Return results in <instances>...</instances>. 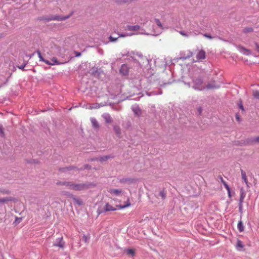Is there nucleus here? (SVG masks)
Segmentation results:
<instances>
[{
  "instance_id": "nucleus-35",
  "label": "nucleus",
  "mask_w": 259,
  "mask_h": 259,
  "mask_svg": "<svg viewBox=\"0 0 259 259\" xmlns=\"http://www.w3.org/2000/svg\"><path fill=\"white\" fill-rule=\"evenodd\" d=\"M203 36L204 37L208 38L209 39H211L212 38L209 34H207V33L204 34Z\"/></svg>"
},
{
  "instance_id": "nucleus-12",
  "label": "nucleus",
  "mask_w": 259,
  "mask_h": 259,
  "mask_svg": "<svg viewBox=\"0 0 259 259\" xmlns=\"http://www.w3.org/2000/svg\"><path fill=\"white\" fill-rule=\"evenodd\" d=\"M104 210L106 211H114L116 210V208L112 206L111 205L109 204L108 203H106L105 207Z\"/></svg>"
},
{
  "instance_id": "nucleus-34",
  "label": "nucleus",
  "mask_w": 259,
  "mask_h": 259,
  "mask_svg": "<svg viewBox=\"0 0 259 259\" xmlns=\"http://www.w3.org/2000/svg\"><path fill=\"white\" fill-rule=\"evenodd\" d=\"M179 33L183 36L188 37V35L187 33H186L184 31H181L179 32Z\"/></svg>"
},
{
  "instance_id": "nucleus-29",
  "label": "nucleus",
  "mask_w": 259,
  "mask_h": 259,
  "mask_svg": "<svg viewBox=\"0 0 259 259\" xmlns=\"http://www.w3.org/2000/svg\"><path fill=\"white\" fill-rule=\"evenodd\" d=\"M159 195L163 199H164L166 198V193L164 191H160Z\"/></svg>"
},
{
  "instance_id": "nucleus-38",
  "label": "nucleus",
  "mask_w": 259,
  "mask_h": 259,
  "mask_svg": "<svg viewBox=\"0 0 259 259\" xmlns=\"http://www.w3.org/2000/svg\"><path fill=\"white\" fill-rule=\"evenodd\" d=\"M238 105H239V108L240 109H241L242 111H244V108H243V106L241 101L240 102V104H238Z\"/></svg>"
},
{
  "instance_id": "nucleus-21",
  "label": "nucleus",
  "mask_w": 259,
  "mask_h": 259,
  "mask_svg": "<svg viewBox=\"0 0 259 259\" xmlns=\"http://www.w3.org/2000/svg\"><path fill=\"white\" fill-rule=\"evenodd\" d=\"M126 253L128 255H131L132 256H134L135 255V250L134 249H128L126 250Z\"/></svg>"
},
{
  "instance_id": "nucleus-5",
  "label": "nucleus",
  "mask_w": 259,
  "mask_h": 259,
  "mask_svg": "<svg viewBox=\"0 0 259 259\" xmlns=\"http://www.w3.org/2000/svg\"><path fill=\"white\" fill-rule=\"evenodd\" d=\"M57 185H62V186H65L66 187H67L69 189H71V186L72 185V182H61L59 181L57 182Z\"/></svg>"
},
{
  "instance_id": "nucleus-40",
  "label": "nucleus",
  "mask_w": 259,
  "mask_h": 259,
  "mask_svg": "<svg viewBox=\"0 0 259 259\" xmlns=\"http://www.w3.org/2000/svg\"><path fill=\"white\" fill-rule=\"evenodd\" d=\"M253 31V29L251 28H249L245 29V32H251Z\"/></svg>"
},
{
  "instance_id": "nucleus-20",
  "label": "nucleus",
  "mask_w": 259,
  "mask_h": 259,
  "mask_svg": "<svg viewBox=\"0 0 259 259\" xmlns=\"http://www.w3.org/2000/svg\"><path fill=\"white\" fill-rule=\"evenodd\" d=\"M237 227L239 230V231L241 232L244 231V227L242 224V222L241 221H240L238 222L237 225Z\"/></svg>"
},
{
  "instance_id": "nucleus-44",
  "label": "nucleus",
  "mask_w": 259,
  "mask_h": 259,
  "mask_svg": "<svg viewBox=\"0 0 259 259\" xmlns=\"http://www.w3.org/2000/svg\"><path fill=\"white\" fill-rule=\"evenodd\" d=\"M221 180L224 185V183L227 184V183L224 180V179H223L222 177L221 178Z\"/></svg>"
},
{
  "instance_id": "nucleus-32",
  "label": "nucleus",
  "mask_w": 259,
  "mask_h": 259,
  "mask_svg": "<svg viewBox=\"0 0 259 259\" xmlns=\"http://www.w3.org/2000/svg\"><path fill=\"white\" fill-rule=\"evenodd\" d=\"M242 207H243V203H239V211L241 213L242 212Z\"/></svg>"
},
{
  "instance_id": "nucleus-46",
  "label": "nucleus",
  "mask_w": 259,
  "mask_h": 259,
  "mask_svg": "<svg viewBox=\"0 0 259 259\" xmlns=\"http://www.w3.org/2000/svg\"><path fill=\"white\" fill-rule=\"evenodd\" d=\"M81 54L79 53L78 54L76 55V56H80Z\"/></svg>"
},
{
  "instance_id": "nucleus-2",
  "label": "nucleus",
  "mask_w": 259,
  "mask_h": 259,
  "mask_svg": "<svg viewBox=\"0 0 259 259\" xmlns=\"http://www.w3.org/2000/svg\"><path fill=\"white\" fill-rule=\"evenodd\" d=\"M37 53L38 54V56L40 60L44 62L47 64L53 65L54 64H59L58 61H57V60L56 59H55V58H53L52 59V61L53 62V63H51L49 61L45 60V59H44V58L41 56V54L40 51H38L37 52Z\"/></svg>"
},
{
  "instance_id": "nucleus-31",
  "label": "nucleus",
  "mask_w": 259,
  "mask_h": 259,
  "mask_svg": "<svg viewBox=\"0 0 259 259\" xmlns=\"http://www.w3.org/2000/svg\"><path fill=\"white\" fill-rule=\"evenodd\" d=\"M74 200L75 201V202L76 203H77L79 205H81L82 204V201L80 200L74 198Z\"/></svg>"
},
{
  "instance_id": "nucleus-43",
  "label": "nucleus",
  "mask_w": 259,
  "mask_h": 259,
  "mask_svg": "<svg viewBox=\"0 0 259 259\" xmlns=\"http://www.w3.org/2000/svg\"><path fill=\"white\" fill-rule=\"evenodd\" d=\"M255 45L257 51L259 52V45L257 43H255Z\"/></svg>"
},
{
  "instance_id": "nucleus-45",
  "label": "nucleus",
  "mask_w": 259,
  "mask_h": 259,
  "mask_svg": "<svg viewBox=\"0 0 259 259\" xmlns=\"http://www.w3.org/2000/svg\"><path fill=\"white\" fill-rule=\"evenodd\" d=\"M21 220H22L21 218H16V221H18L19 223L21 221Z\"/></svg>"
},
{
  "instance_id": "nucleus-1",
  "label": "nucleus",
  "mask_w": 259,
  "mask_h": 259,
  "mask_svg": "<svg viewBox=\"0 0 259 259\" xmlns=\"http://www.w3.org/2000/svg\"><path fill=\"white\" fill-rule=\"evenodd\" d=\"M89 188V185L86 184H76L72 182V185L70 190L75 191H81L87 189Z\"/></svg>"
},
{
  "instance_id": "nucleus-39",
  "label": "nucleus",
  "mask_w": 259,
  "mask_h": 259,
  "mask_svg": "<svg viewBox=\"0 0 259 259\" xmlns=\"http://www.w3.org/2000/svg\"><path fill=\"white\" fill-rule=\"evenodd\" d=\"M0 134L2 136H4V133L3 132V128H2V126H1V125H0Z\"/></svg>"
},
{
  "instance_id": "nucleus-9",
  "label": "nucleus",
  "mask_w": 259,
  "mask_h": 259,
  "mask_svg": "<svg viewBox=\"0 0 259 259\" xmlns=\"http://www.w3.org/2000/svg\"><path fill=\"white\" fill-rule=\"evenodd\" d=\"M69 17H70L69 16H66V17H61L60 16H55L53 17L52 18L48 19V20L62 21V20H66V19L68 18Z\"/></svg>"
},
{
  "instance_id": "nucleus-26",
  "label": "nucleus",
  "mask_w": 259,
  "mask_h": 259,
  "mask_svg": "<svg viewBox=\"0 0 259 259\" xmlns=\"http://www.w3.org/2000/svg\"><path fill=\"white\" fill-rule=\"evenodd\" d=\"M114 130L116 134H117V135L120 134V128L118 126H116V125L114 126Z\"/></svg>"
},
{
  "instance_id": "nucleus-7",
  "label": "nucleus",
  "mask_w": 259,
  "mask_h": 259,
  "mask_svg": "<svg viewBox=\"0 0 259 259\" xmlns=\"http://www.w3.org/2000/svg\"><path fill=\"white\" fill-rule=\"evenodd\" d=\"M102 117L104 119L105 122L107 123H111L113 121L112 117L108 113L104 114L102 115Z\"/></svg>"
},
{
  "instance_id": "nucleus-42",
  "label": "nucleus",
  "mask_w": 259,
  "mask_h": 259,
  "mask_svg": "<svg viewBox=\"0 0 259 259\" xmlns=\"http://www.w3.org/2000/svg\"><path fill=\"white\" fill-rule=\"evenodd\" d=\"M134 179H126L125 182H134Z\"/></svg>"
},
{
  "instance_id": "nucleus-18",
  "label": "nucleus",
  "mask_w": 259,
  "mask_h": 259,
  "mask_svg": "<svg viewBox=\"0 0 259 259\" xmlns=\"http://www.w3.org/2000/svg\"><path fill=\"white\" fill-rule=\"evenodd\" d=\"M140 27L138 25L128 26V29L132 31H137L139 29Z\"/></svg>"
},
{
  "instance_id": "nucleus-13",
  "label": "nucleus",
  "mask_w": 259,
  "mask_h": 259,
  "mask_svg": "<svg viewBox=\"0 0 259 259\" xmlns=\"http://www.w3.org/2000/svg\"><path fill=\"white\" fill-rule=\"evenodd\" d=\"M245 197V193L243 189L242 188L240 190V199H239V203H243Z\"/></svg>"
},
{
  "instance_id": "nucleus-8",
  "label": "nucleus",
  "mask_w": 259,
  "mask_h": 259,
  "mask_svg": "<svg viewBox=\"0 0 259 259\" xmlns=\"http://www.w3.org/2000/svg\"><path fill=\"white\" fill-rule=\"evenodd\" d=\"M120 72L123 75H125L127 74L128 72V68L127 65L125 64L122 65L120 69Z\"/></svg>"
},
{
  "instance_id": "nucleus-28",
  "label": "nucleus",
  "mask_w": 259,
  "mask_h": 259,
  "mask_svg": "<svg viewBox=\"0 0 259 259\" xmlns=\"http://www.w3.org/2000/svg\"><path fill=\"white\" fill-rule=\"evenodd\" d=\"M155 23H156L157 25L161 28H162V25L161 23V22L160 21V20L159 19H156L155 20Z\"/></svg>"
},
{
  "instance_id": "nucleus-6",
  "label": "nucleus",
  "mask_w": 259,
  "mask_h": 259,
  "mask_svg": "<svg viewBox=\"0 0 259 259\" xmlns=\"http://www.w3.org/2000/svg\"><path fill=\"white\" fill-rule=\"evenodd\" d=\"M122 192V191L121 189H111L109 190V192L111 194L116 196L120 195L121 194Z\"/></svg>"
},
{
  "instance_id": "nucleus-30",
  "label": "nucleus",
  "mask_w": 259,
  "mask_h": 259,
  "mask_svg": "<svg viewBox=\"0 0 259 259\" xmlns=\"http://www.w3.org/2000/svg\"><path fill=\"white\" fill-rule=\"evenodd\" d=\"M218 87H219L214 85L212 84L211 83H208L207 85V89H213V88H217Z\"/></svg>"
},
{
  "instance_id": "nucleus-22",
  "label": "nucleus",
  "mask_w": 259,
  "mask_h": 259,
  "mask_svg": "<svg viewBox=\"0 0 259 259\" xmlns=\"http://www.w3.org/2000/svg\"><path fill=\"white\" fill-rule=\"evenodd\" d=\"M224 186L227 190L229 197L231 198V190H230L229 186H228V185L227 184H225V183H224Z\"/></svg>"
},
{
  "instance_id": "nucleus-24",
  "label": "nucleus",
  "mask_w": 259,
  "mask_h": 259,
  "mask_svg": "<svg viewBox=\"0 0 259 259\" xmlns=\"http://www.w3.org/2000/svg\"><path fill=\"white\" fill-rule=\"evenodd\" d=\"M12 199L10 198H0V203H5L10 201H12Z\"/></svg>"
},
{
  "instance_id": "nucleus-47",
  "label": "nucleus",
  "mask_w": 259,
  "mask_h": 259,
  "mask_svg": "<svg viewBox=\"0 0 259 259\" xmlns=\"http://www.w3.org/2000/svg\"><path fill=\"white\" fill-rule=\"evenodd\" d=\"M125 35H120V36H121V37H124Z\"/></svg>"
},
{
  "instance_id": "nucleus-27",
  "label": "nucleus",
  "mask_w": 259,
  "mask_h": 259,
  "mask_svg": "<svg viewBox=\"0 0 259 259\" xmlns=\"http://www.w3.org/2000/svg\"><path fill=\"white\" fill-rule=\"evenodd\" d=\"M111 158L110 156H104L99 158V160L101 161H106L109 158Z\"/></svg>"
},
{
  "instance_id": "nucleus-17",
  "label": "nucleus",
  "mask_w": 259,
  "mask_h": 259,
  "mask_svg": "<svg viewBox=\"0 0 259 259\" xmlns=\"http://www.w3.org/2000/svg\"><path fill=\"white\" fill-rule=\"evenodd\" d=\"M71 170H74L75 171H78V169H77L76 167H74L73 166H69L65 168H63L61 170L62 171H70Z\"/></svg>"
},
{
  "instance_id": "nucleus-15",
  "label": "nucleus",
  "mask_w": 259,
  "mask_h": 259,
  "mask_svg": "<svg viewBox=\"0 0 259 259\" xmlns=\"http://www.w3.org/2000/svg\"><path fill=\"white\" fill-rule=\"evenodd\" d=\"M91 121L92 124V126L94 128H98L99 127V124L96 119L93 118L91 119Z\"/></svg>"
},
{
  "instance_id": "nucleus-23",
  "label": "nucleus",
  "mask_w": 259,
  "mask_h": 259,
  "mask_svg": "<svg viewBox=\"0 0 259 259\" xmlns=\"http://www.w3.org/2000/svg\"><path fill=\"white\" fill-rule=\"evenodd\" d=\"M252 96L255 99H259V91L255 90L252 93Z\"/></svg>"
},
{
  "instance_id": "nucleus-41",
  "label": "nucleus",
  "mask_w": 259,
  "mask_h": 259,
  "mask_svg": "<svg viewBox=\"0 0 259 259\" xmlns=\"http://www.w3.org/2000/svg\"><path fill=\"white\" fill-rule=\"evenodd\" d=\"M235 117H236V119H237L238 121H240V116H239V115H238V114H236Z\"/></svg>"
},
{
  "instance_id": "nucleus-19",
  "label": "nucleus",
  "mask_w": 259,
  "mask_h": 259,
  "mask_svg": "<svg viewBox=\"0 0 259 259\" xmlns=\"http://www.w3.org/2000/svg\"><path fill=\"white\" fill-rule=\"evenodd\" d=\"M131 204L130 202V200L128 198L126 202L125 203V204L123 205H119V207L120 208V209H122V208H124L125 207H128L130 206H131Z\"/></svg>"
},
{
  "instance_id": "nucleus-11",
  "label": "nucleus",
  "mask_w": 259,
  "mask_h": 259,
  "mask_svg": "<svg viewBox=\"0 0 259 259\" xmlns=\"http://www.w3.org/2000/svg\"><path fill=\"white\" fill-rule=\"evenodd\" d=\"M241 174L242 179L244 181V182L246 184V186L247 187H248L249 183H248V182L247 181V177H246L245 172L244 170H243L242 169H241Z\"/></svg>"
},
{
  "instance_id": "nucleus-37",
  "label": "nucleus",
  "mask_w": 259,
  "mask_h": 259,
  "mask_svg": "<svg viewBox=\"0 0 259 259\" xmlns=\"http://www.w3.org/2000/svg\"><path fill=\"white\" fill-rule=\"evenodd\" d=\"M26 64L25 63V64H24V65H21V66H18V68H19V69H22V70H24V68L25 66H26Z\"/></svg>"
},
{
  "instance_id": "nucleus-10",
  "label": "nucleus",
  "mask_w": 259,
  "mask_h": 259,
  "mask_svg": "<svg viewBox=\"0 0 259 259\" xmlns=\"http://www.w3.org/2000/svg\"><path fill=\"white\" fill-rule=\"evenodd\" d=\"M54 246H58L61 248H63L64 246V242L63 241V237H61L58 239V242L54 244Z\"/></svg>"
},
{
  "instance_id": "nucleus-16",
  "label": "nucleus",
  "mask_w": 259,
  "mask_h": 259,
  "mask_svg": "<svg viewBox=\"0 0 259 259\" xmlns=\"http://www.w3.org/2000/svg\"><path fill=\"white\" fill-rule=\"evenodd\" d=\"M132 109L136 115L140 116L142 113L141 110L138 107H133Z\"/></svg>"
},
{
  "instance_id": "nucleus-25",
  "label": "nucleus",
  "mask_w": 259,
  "mask_h": 259,
  "mask_svg": "<svg viewBox=\"0 0 259 259\" xmlns=\"http://www.w3.org/2000/svg\"><path fill=\"white\" fill-rule=\"evenodd\" d=\"M236 247L237 248H242L243 247V244L241 240H237V244H236Z\"/></svg>"
},
{
  "instance_id": "nucleus-4",
  "label": "nucleus",
  "mask_w": 259,
  "mask_h": 259,
  "mask_svg": "<svg viewBox=\"0 0 259 259\" xmlns=\"http://www.w3.org/2000/svg\"><path fill=\"white\" fill-rule=\"evenodd\" d=\"M206 54L204 51L201 50H199L196 55L197 60L204 59L205 58Z\"/></svg>"
},
{
  "instance_id": "nucleus-14",
  "label": "nucleus",
  "mask_w": 259,
  "mask_h": 259,
  "mask_svg": "<svg viewBox=\"0 0 259 259\" xmlns=\"http://www.w3.org/2000/svg\"><path fill=\"white\" fill-rule=\"evenodd\" d=\"M239 48L240 52L244 54L248 55L250 54V53H251L250 50L246 49L242 47H239Z\"/></svg>"
},
{
  "instance_id": "nucleus-36",
  "label": "nucleus",
  "mask_w": 259,
  "mask_h": 259,
  "mask_svg": "<svg viewBox=\"0 0 259 259\" xmlns=\"http://www.w3.org/2000/svg\"><path fill=\"white\" fill-rule=\"evenodd\" d=\"M252 142H257L259 143V137H257L255 138L253 140Z\"/></svg>"
},
{
  "instance_id": "nucleus-3",
  "label": "nucleus",
  "mask_w": 259,
  "mask_h": 259,
  "mask_svg": "<svg viewBox=\"0 0 259 259\" xmlns=\"http://www.w3.org/2000/svg\"><path fill=\"white\" fill-rule=\"evenodd\" d=\"M37 53L38 54V56L40 60L44 62L47 64L53 65L54 64H59L58 61H57V60L56 59H55V58H53L52 59V61L53 62V63H51L49 61L45 60V59H44V58L41 56V54L40 51H38L37 52Z\"/></svg>"
},
{
  "instance_id": "nucleus-33",
  "label": "nucleus",
  "mask_w": 259,
  "mask_h": 259,
  "mask_svg": "<svg viewBox=\"0 0 259 259\" xmlns=\"http://www.w3.org/2000/svg\"><path fill=\"white\" fill-rule=\"evenodd\" d=\"M117 39V38H114L113 37H112L111 36H110L109 37V40L111 42H114V41H116Z\"/></svg>"
}]
</instances>
